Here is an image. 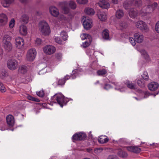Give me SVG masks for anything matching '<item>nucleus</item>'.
Returning <instances> with one entry per match:
<instances>
[{"instance_id": "f257e3e1", "label": "nucleus", "mask_w": 159, "mask_h": 159, "mask_svg": "<svg viewBox=\"0 0 159 159\" xmlns=\"http://www.w3.org/2000/svg\"><path fill=\"white\" fill-rule=\"evenodd\" d=\"M39 30L45 36L49 35L51 33V30L48 24L44 20L41 21L39 25Z\"/></svg>"}, {"instance_id": "f03ea898", "label": "nucleus", "mask_w": 159, "mask_h": 159, "mask_svg": "<svg viewBox=\"0 0 159 159\" xmlns=\"http://www.w3.org/2000/svg\"><path fill=\"white\" fill-rule=\"evenodd\" d=\"M54 96L56 97L57 102L61 107L66 105V101L65 100L64 96L61 93L57 94Z\"/></svg>"}, {"instance_id": "7ed1b4c3", "label": "nucleus", "mask_w": 159, "mask_h": 159, "mask_svg": "<svg viewBox=\"0 0 159 159\" xmlns=\"http://www.w3.org/2000/svg\"><path fill=\"white\" fill-rule=\"evenodd\" d=\"M37 54L36 50L34 48L29 49L27 52L26 58L28 60L32 61L35 59Z\"/></svg>"}, {"instance_id": "20e7f679", "label": "nucleus", "mask_w": 159, "mask_h": 159, "mask_svg": "<svg viewBox=\"0 0 159 159\" xmlns=\"http://www.w3.org/2000/svg\"><path fill=\"white\" fill-rule=\"evenodd\" d=\"M43 52L46 54L51 55L56 51V48L52 45H46L43 48Z\"/></svg>"}, {"instance_id": "39448f33", "label": "nucleus", "mask_w": 159, "mask_h": 159, "mask_svg": "<svg viewBox=\"0 0 159 159\" xmlns=\"http://www.w3.org/2000/svg\"><path fill=\"white\" fill-rule=\"evenodd\" d=\"M86 134L83 133H77L75 134L72 138L73 142L75 141H81L84 140L86 137Z\"/></svg>"}, {"instance_id": "423d86ee", "label": "nucleus", "mask_w": 159, "mask_h": 159, "mask_svg": "<svg viewBox=\"0 0 159 159\" xmlns=\"http://www.w3.org/2000/svg\"><path fill=\"white\" fill-rule=\"evenodd\" d=\"M18 66L17 62L14 59H10L7 62V67L11 70H13L16 69Z\"/></svg>"}, {"instance_id": "0eeeda50", "label": "nucleus", "mask_w": 159, "mask_h": 159, "mask_svg": "<svg viewBox=\"0 0 159 159\" xmlns=\"http://www.w3.org/2000/svg\"><path fill=\"white\" fill-rule=\"evenodd\" d=\"M83 25L84 28L87 30L90 29L93 25L92 19L88 18H85L83 22Z\"/></svg>"}, {"instance_id": "6e6552de", "label": "nucleus", "mask_w": 159, "mask_h": 159, "mask_svg": "<svg viewBox=\"0 0 159 159\" xmlns=\"http://www.w3.org/2000/svg\"><path fill=\"white\" fill-rule=\"evenodd\" d=\"M15 44L16 48L21 49L24 45V39L20 37H17L15 39Z\"/></svg>"}, {"instance_id": "1a4fd4ad", "label": "nucleus", "mask_w": 159, "mask_h": 159, "mask_svg": "<svg viewBox=\"0 0 159 159\" xmlns=\"http://www.w3.org/2000/svg\"><path fill=\"white\" fill-rule=\"evenodd\" d=\"M8 18L7 16L4 13L0 14V25L4 26L6 25L8 22Z\"/></svg>"}, {"instance_id": "9d476101", "label": "nucleus", "mask_w": 159, "mask_h": 159, "mask_svg": "<svg viewBox=\"0 0 159 159\" xmlns=\"http://www.w3.org/2000/svg\"><path fill=\"white\" fill-rule=\"evenodd\" d=\"M158 4L157 3L154 2L152 5H149L147 7L146 11L145 12H143L144 13V15H142V16L145 15L146 13H151L155 10L157 7Z\"/></svg>"}, {"instance_id": "9b49d317", "label": "nucleus", "mask_w": 159, "mask_h": 159, "mask_svg": "<svg viewBox=\"0 0 159 159\" xmlns=\"http://www.w3.org/2000/svg\"><path fill=\"white\" fill-rule=\"evenodd\" d=\"M49 10L51 15L54 17H57L59 14L58 9L55 7L50 6L49 8Z\"/></svg>"}, {"instance_id": "f8f14e48", "label": "nucleus", "mask_w": 159, "mask_h": 159, "mask_svg": "<svg viewBox=\"0 0 159 159\" xmlns=\"http://www.w3.org/2000/svg\"><path fill=\"white\" fill-rule=\"evenodd\" d=\"M139 33H135L134 35V39L132 37L129 38L130 43L133 46H135L136 44H139Z\"/></svg>"}, {"instance_id": "ddd939ff", "label": "nucleus", "mask_w": 159, "mask_h": 159, "mask_svg": "<svg viewBox=\"0 0 159 159\" xmlns=\"http://www.w3.org/2000/svg\"><path fill=\"white\" fill-rule=\"evenodd\" d=\"M96 4L102 9H108L110 7V4L105 0H99V2L97 3Z\"/></svg>"}, {"instance_id": "4468645a", "label": "nucleus", "mask_w": 159, "mask_h": 159, "mask_svg": "<svg viewBox=\"0 0 159 159\" xmlns=\"http://www.w3.org/2000/svg\"><path fill=\"white\" fill-rule=\"evenodd\" d=\"M149 89L152 91H156L159 87V84L158 83L152 82L148 84V85Z\"/></svg>"}, {"instance_id": "2eb2a0df", "label": "nucleus", "mask_w": 159, "mask_h": 159, "mask_svg": "<svg viewBox=\"0 0 159 159\" xmlns=\"http://www.w3.org/2000/svg\"><path fill=\"white\" fill-rule=\"evenodd\" d=\"M7 122L9 126L12 127L14 124V117L11 115H9L6 117Z\"/></svg>"}, {"instance_id": "dca6fc26", "label": "nucleus", "mask_w": 159, "mask_h": 159, "mask_svg": "<svg viewBox=\"0 0 159 159\" xmlns=\"http://www.w3.org/2000/svg\"><path fill=\"white\" fill-rule=\"evenodd\" d=\"M19 31L20 34L21 35L25 36L27 33V28L25 25H21L19 28Z\"/></svg>"}, {"instance_id": "f3484780", "label": "nucleus", "mask_w": 159, "mask_h": 159, "mask_svg": "<svg viewBox=\"0 0 159 159\" xmlns=\"http://www.w3.org/2000/svg\"><path fill=\"white\" fill-rule=\"evenodd\" d=\"M98 16L99 19L101 21H105L107 19L106 13L103 11H99L98 14Z\"/></svg>"}, {"instance_id": "a211bd4d", "label": "nucleus", "mask_w": 159, "mask_h": 159, "mask_svg": "<svg viewBox=\"0 0 159 159\" xmlns=\"http://www.w3.org/2000/svg\"><path fill=\"white\" fill-rule=\"evenodd\" d=\"M3 43L4 49L6 52H9L12 50V45L10 42H6Z\"/></svg>"}, {"instance_id": "6ab92c4d", "label": "nucleus", "mask_w": 159, "mask_h": 159, "mask_svg": "<svg viewBox=\"0 0 159 159\" xmlns=\"http://www.w3.org/2000/svg\"><path fill=\"white\" fill-rule=\"evenodd\" d=\"M14 0H4L2 2V5L5 8L8 7L14 2Z\"/></svg>"}, {"instance_id": "aec40b11", "label": "nucleus", "mask_w": 159, "mask_h": 159, "mask_svg": "<svg viewBox=\"0 0 159 159\" xmlns=\"http://www.w3.org/2000/svg\"><path fill=\"white\" fill-rule=\"evenodd\" d=\"M138 14V12L136 9L134 8L131 9L129 12V15L130 17L132 18H134Z\"/></svg>"}, {"instance_id": "412c9836", "label": "nucleus", "mask_w": 159, "mask_h": 159, "mask_svg": "<svg viewBox=\"0 0 159 159\" xmlns=\"http://www.w3.org/2000/svg\"><path fill=\"white\" fill-rule=\"evenodd\" d=\"M61 3L62 5L64 6L62 8L63 13L65 14L69 13L70 9L66 7L67 5V3L66 2H62Z\"/></svg>"}, {"instance_id": "4be33fe9", "label": "nucleus", "mask_w": 159, "mask_h": 159, "mask_svg": "<svg viewBox=\"0 0 159 159\" xmlns=\"http://www.w3.org/2000/svg\"><path fill=\"white\" fill-rule=\"evenodd\" d=\"M140 30L145 31H147L148 30L147 25L142 21H140Z\"/></svg>"}, {"instance_id": "5701e85b", "label": "nucleus", "mask_w": 159, "mask_h": 159, "mask_svg": "<svg viewBox=\"0 0 159 159\" xmlns=\"http://www.w3.org/2000/svg\"><path fill=\"white\" fill-rule=\"evenodd\" d=\"M126 148L128 151L136 153H138L139 151V148L138 147L135 146H127Z\"/></svg>"}, {"instance_id": "b1692460", "label": "nucleus", "mask_w": 159, "mask_h": 159, "mask_svg": "<svg viewBox=\"0 0 159 159\" xmlns=\"http://www.w3.org/2000/svg\"><path fill=\"white\" fill-rule=\"evenodd\" d=\"M11 37L8 34H4L2 38V41L3 43L6 42H10V41L11 40Z\"/></svg>"}, {"instance_id": "393cba45", "label": "nucleus", "mask_w": 159, "mask_h": 159, "mask_svg": "<svg viewBox=\"0 0 159 159\" xmlns=\"http://www.w3.org/2000/svg\"><path fill=\"white\" fill-rule=\"evenodd\" d=\"M84 12L86 14L89 15H93L95 13L94 9L89 7L86 8Z\"/></svg>"}, {"instance_id": "a878e982", "label": "nucleus", "mask_w": 159, "mask_h": 159, "mask_svg": "<svg viewBox=\"0 0 159 159\" xmlns=\"http://www.w3.org/2000/svg\"><path fill=\"white\" fill-rule=\"evenodd\" d=\"M117 154L119 157L122 158H125L127 156V153L121 149L118 150Z\"/></svg>"}, {"instance_id": "bb28decb", "label": "nucleus", "mask_w": 159, "mask_h": 159, "mask_svg": "<svg viewBox=\"0 0 159 159\" xmlns=\"http://www.w3.org/2000/svg\"><path fill=\"white\" fill-rule=\"evenodd\" d=\"M140 52L143 57L145 58L146 61H148L150 60L149 55L144 50H142Z\"/></svg>"}, {"instance_id": "cd10ccee", "label": "nucleus", "mask_w": 159, "mask_h": 159, "mask_svg": "<svg viewBox=\"0 0 159 159\" xmlns=\"http://www.w3.org/2000/svg\"><path fill=\"white\" fill-rule=\"evenodd\" d=\"M107 73V71L105 69H102L98 70L97 72V74L99 76H104Z\"/></svg>"}, {"instance_id": "c85d7f7f", "label": "nucleus", "mask_w": 159, "mask_h": 159, "mask_svg": "<svg viewBox=\"0 0 159 159\" xmlns=\"http://www.w3.org/2000/svg\"><path fill=\"white\" fill-rule=\"evenodd\" d=\"M73 17V16L71 14L69 13L66 18H64V22L66 23L70 24V22L71 20Z\"/></svg>"}, {"instance_id": "c756f323", "label": "nucleus", "mask_w": 159, "mask_h": 159, "mask_svg": "<svg viewBox=\"0 0 159 159\" xmlns=\"http://www.w3.org/2000/svg\"><path fill=\"white\" fill-rule=\"evenodd\" d=\"M124 16V12L122 10H118L116 12V16L118 19H120Z\"/></svg>"}, {"instance_id": "7c9ffc66", "label": "nucleus", "mask_w": 159, "mask_h": 159, "mask_svg": "<svg viewBox=\"0 0 159 159\" xmlns=\"http://www.w3.org/2000/svg\"><path fill=\"white\" fill-rule=\"evenodd\" d=\"M125 83L127 86L130 89H134L136 88L135 85L129 81H127Z\"/></svg>"}, {"instance_id": "2f4dec72", "label": "nucleus", "mask_w": 159, "mask_h": 159, "mask_svg": "<svg viewBox=\"0 0 159 159\" xmlns=\"http://www.w3.org/2000/svg\"><path fill=\"white\" fill-rule=\"evenodd\" d=\"M60 35L62 39L65 41L67 39L68 37L67 33L64 31H62L61 32Z\"/></svg>"}, {"instance_id": "473e14b6", "label": "nucleus", "mask_w": 159, "mask_h": 159, "mask_svg": "<svg viewBox=\"0 0 159 159\" xmlns=\"http://www.w3.org/2000/svg\"><path fill=\"white\" fill-rule=\"evenodd\" d=\"M92 41V39H88L85 42L83 43L82 46L84 48L88 47L91 44Z\"/></svg>"}, {"instance_id": "72a5a7b5", "label": "nucleus", "mask_w": 159, "mask_h": 159, "mask_svg": "<svg viewBox=\"0 0 159 159\" xmlns=\"http://www.w3.org/2000/svg\"><path fill=\"white\" fill-rule=\"evenodd\" d=\"M80 37L82 40L85 39H92L91 36L86 34H82L80 35Z\"/></svg>"}, {"instance_id": "f704fd0d", "label": "nucleus", "mask_w": 159, "mask_h": 159, "mask_svg": "<svg viewBox=\"0 0 159 159\" xmlns=\"http://www.w3.org/2000/svg\"><path fill=\"white\" fill-rule=\"evenodd\" d=\"M102 36L103 37L106 39H108L109 38V31L107 30H104L102 33Z\"/></svg>"}, {"instance_id": "c9c22d12", "label": "nucleus", "mask_w": 159, "mask_h": 159, "mask_svg": "<svg viewBox=\"0 0 159 159\" xmlns=\"http://www.w3.org/2000/svg\"><path fill=\"white\" fill-rule=\"evenodd\" d=\"M28 16L25 15H22L21 18V21L24 23H27L28 21Z\"/></svg>"}, {"instance_id": "e433bc0d", "label": "nucleus", "mask_w": 159, "mask_h": 159, "mask_svg": "<svg viewBox=\"0 0 159 159\" xmlns=\"http://www.w3.org/2000/svg\"><path fill=\"white\" fill-rule=\"evenodd\" d=\"M69 6L70 8L75 9L76 7V4L74 1H70L69 3Z\"/></svg>"}, {"instance_id": "4c0bfd02", "label": "nucleus", "mask_w": 159, "mask_h": 159, "mask_svg": "<svg viewBox=\"0 0 159 159\" xmlns=\"http://www.w3.org/2000/svg\"><path fill=\"white\" fill-rule=\"evenodd\" d=\"M27 98L28 99L33 101L36 102H39L40 101L39 99L35 98L33 97L30 95H28L27 96Z\"/></svg>"}, {"instance_id": "58836bf2", "label": "nucleus", "mask_w": 159, "mask_h": 159, "mask_svg": "<svg viewBox=\"0 0 159 159\" xmlns=\"http://www.w3.org/2000/svg\"><path fill=\"white\" fill-rule=\"evenodd\" d=\"M139 0H132L131 1L132 4L138 8L139 7Z\"/></svg>"}, {"instance_id": "ea45409f", "label": "nucleus", "mask_w": 159, "mask_h": 159, "mask_svg": "<svg viewBox=\"0 0 159 159\" xmlns=\"http://www.w3.org/2000/svg\"><path fill=\"white\" fill-rule=\"evenodd\" d=\"M65 83V81L63 78L59 79L58 80L57 85L61 86H63L64 85Z\"/></svg>"}, {"instance_id": "a19ab883", "label": "nucleus", "mask_w": 159, "mask_h": 159, "mask_svg": "<svg viewBox=\"0 0 159 159\" xmlns=\"http://www.w3.org/2000/svg\"><path fill=\"white\" fill-rule=\"evenodd\" d=\"M19 71L22 73H25L27 71L26 67L25 66H20L19 68Z\"/></svg>"}, {"instance_id": "79ce46f5", "label": "nucleus", "mask_w": 159, "mask_h": 159, "mask_svg": "<svg viewBox=\"0 0 159 159\" xmlns=\"http://www.w3.org/2000/svg\"><path fill=\"white\" fill-rule=\"evenodd\" d=\"M76 2L79 4L84 5L87 3L88 0H76Z\"/></svg>"}, {"instance_id": "37998d69", "label": "nucleus", "mask_w": 159, "mask_h": 159, "mask_svg": "<svg viewBox=\"0 0 159 159\" xmlns=\"http://www.w3.org/2000/svg\"><path fill=\"white\" fill-rule=\"evenodd\" d=\"M15 24V20L14 19L11 20L9 23V27L10 28H12L14 26Z\"/></svg>"}, {"instance_id": "c03bdc74", "label": "nucleus", "mask_w": 159, "mask_h": 159, "mask_svg": "<svg viewBox=\"0 0 159 159\" xmlns=\"http://www.w3.org/2000/svg\"><path fill=\"white\" fill-rule=\"evenodd\" d=\"M142 78L145 80H148L149 79V77L148 73L145 71L143 72V75H142Z\"/></svg>"}, {"instance_id": "a18cd8bd", "label": "nucleus", "mask_w": 159, "mask_h": 159, "mask_svg": "<svg viewBox=\"0 0 159 159\" xmlns=\"http://www.w3.org/2000/svg\"><path fill=\"white\" fill-rule=\"evenodd\" d=\"M36 94L38 96L40 97H43L44 95V93L43 90H41L37 92Z\"/></svg>"}, {"instance_id": "49530a36", "label": "nucleus", "mask_w": 159, "mask_h": 159, "mask_svg": "<svg viewBox=\"0 0 159 159\" xmlns=\"http://www.w3.org/2000/svg\"><path fill=\"white\" fill-rule=\"evenodd\" d=\"M7 75V74L5 70H3L0 73V77L1 79H4Z\"/></svg>"}, {"instance_id": "de8ad7c7", "label": "nucleus", "mask_w": 159, "mask_h": 159, "mask_svg": "<svg viewBox=\"0 0 159 159\" xmlns=\"http://www.w3.org/2000/svg\"><path fill=\"white\" fill-rule=\"evenodd\" d=\"M155 30L158 33H159V20L157 22L155 25Z\"/></svg>"}, {"instance_id": "09e8293b", "label": "nucleus", "mask_w": 159, "mask_h": 159, "mask_svg": "<svg viewBox=\"0 0 159 159\" xmlns=\"http://www.w3.org/2000/svg\"><path fill=\"white\" fill-rule=\"evenodd\" d=\"M6 90V89L5 88L3 84L2 83L0 84V91L2 93H4L5 92Z\"/></svg>"}, {"instance_id": "8fccbe9b", "label": "nucleus", "mask_w": 159, "mask_h": 159, "mask_svg": "<svg viewBox=\"0 0 159 159\" xmlns=\"http://www.w3.org/2000/svg\"><path fill=\"white\" fill-rule=\"evenodd\" d=\"M55 41L57 43L60 44L62 43V39H61L58 37H57L55 38Z\"/></svg>"}, {"instance_id": "3c124183", "label": "nucleus", "mask_w": 159, "mask_h": 159, "mask_svg": "<svg viewBox=\"0 0 159 159\" xmlns=\"http://www.w3.org/2000/svg\"><path fill=\"white\" fill-rule=\"evenodd\" d=\"M107 159H119V158L116 155H111L108 156Z\"/></svg>"}, {"instance_id": "603ef678", "label": "nucleus", "mask_w": 159, "mask_h": 159, "mask_svg": "<svg viewBox=\"0 0 159 159\" xmlns=\"http://www.w3.org/2000/svg\"><path fill=\"white\" fill-rule=\"evenodd\" d=\"M108 2H110L111 3L113 4H117L118 3V0H107Z\"/></svg>"}, {"instance_id": "864d4df0", "label": "nucleus", "mask_w": 159, "mask_h": 159, "mask_svg": "<svg viewBox=\"0 0 159 159\" xmlns=\"http://www.w3.org/2000/svg\"><path fill=\"white\" fill-rule=\"evenodd\" d=\"M56 58L58 60H60L62 57V54L61 53H58L56 55Z\"/></svg>"}, {"instance_id": "5fc2aeb1", "label": "nucleus", "mask_w": 159, "mask_h": 159, "mask_svg": "<svg viewBox=\"0 0 159 159\" xmlns=\"http://www.w3.org/2000/svg\"><path fill=\"white\" fill-rule=\"evenodd\" d=\"M42 41L41 39L39 38H37L35 40V43L37 45H39L41 43Z\"/></svg>"}, {"instance_id": "6e6d98bb", "label": "nucleus", "mask_w": 159, "mask_h": 159, "mask_svg": "<svg viewBox=\"0 0 159 159\" xmlns=\"http://www.w3.org/2000/svg\"><path fill=\"white\" fill-rule=\"evenodd\" d=\"M71 77V76H69L68 75H66L64 78L63 79H64V80H65V81L66 80H69Z\"/></svg>"}, {"instance_id": "4d7b16f0", "label": "nucleus", "mask_w": 159, "mask_h": 159, "mask_svg": "<svg viewBox=\"0 0 159 159\" xmlns=\"http://www.w3.org/2000/svg\"><path fill=\"white\" fill-rule=\"evenodd\" d=\"M98 142L101 144H103L104 143V140L103 139H102V138H100L99 139H98Z\"/></svg>"}, {"instance_id": "13d9d810", "label": "nucleus", "mask_w": 159, "mask_h": 159, "mask_svg": "<svg viewBox=\"0 0 159 159\" xmlns=\"http://www.w3.org/2000/svg\"><path fill=\"white\" fill-rule=\"evenodd\" d=\"M47 105L45 103H43L42 104V106L43 107V108H48Z\"/></svg>"}, {"instance_id": "bf43d9fd", "label": "nucleus", "mask_w": 159, "mask_h": 159, "mask_svg": "<svg viewBox=\"0 0 159 159\" xmlns=\"http://www.w3.org/2000/svg\"><path fill=\"white\" fill-rule=\"evenodd\" d=\"M139 38H140V42H142L143 40V35H140V37H139Z\"/></svg>"}, {"instance_id": "052dcab7", "label": "nucleus", "mask_w": 159, "mask_h": 159, "mask_svg": "<svg viewBox=\"0 0 159 159\" xmlns=\"http://www.w3.org/2000/svg\"><path fill=\"white\" fill-rule=\"evenodd\" d=\"M124 25H121V26L123 28H125L127 27V25L126 23H124Z\"/></svg>"}, {"instance_id": "680f3d73", "label": "nucleus", "mask_w": 159, "mask_h": 159, "mask_svg": "<svg viewBox=\"0 0 159 159\" xmlns=\"http://www.w3.org/2000/svg\"><path fill=\"white\" fill-rule=\"evenodd\" d=\"M92 151V149L91 148H89L87 149V151L89 152H91Z\"/></svg>"}, {"instance_id": "e2e57ef3", "label": "nucleus", "mask_w": 159, "mask_h": 159, "mask_svg": "<svg viewBox=\"0 0 159 159\" xmlns=\"http://www.w3.org/2000/svg\"><path fill=\"white\" fill-rule=\"evenodd\" d=\"M109 85L108 84H106L105 85V87H104V88L105 89H107L109 87Z\"/></svg>"}, {"instance_id": "0e129e2a", "label": "nucleus", "mask_w": 159, "mask_h": 159, "mask_svg": "<svg viewBox=\"0 0 159 159\" xmlns=\"http://www.w3.org/2000/svg\"><path fill=\"white\" fill-rule=\"evenodd\" d=\"M109 140V139H108L107 138H105L104 139V143H107Z\"/></svg>"}, {"instance_id": "69168bd1", "label": "nucleus", "mask_w": 159, "mask_h": 159, "mask_svg": "<svg viewBox=\"0 0 159 159\" xmlns=\"http://www.w3.org/2000/svg\"><path fill=\"white\" fill-rule=\"evenodd\" d=\"M126 3L127 2H125L124 3V7H125V8L126 9H127V8L126 7Z\"/></svg>"}, {"instance_id": "338daca9", "label": "nucleus", "mask_w": 159, "mask_h": 159, "mask_svg": "<svg viewBox=\"0 0 159 159\" xmlns=\"http://www.w3.org/2000/svg\"><path fill=\"white\" fill-rule=\"evenodd\" d=\"M76 78L75 75L74 76H72V78L73 79H74Z\"/></svg>"}, {"instance_id": "774afa93", "label": "nucleus", "mask_w": 159, "mask_h": 159, "mask_svg": "<svg viewBox=\"0 0 159 159\" xmlns=\"http://www.w3.org/2000/svg\"><path fill=\"white\" fill-rule=\"evenodd\" d=\"M139 92H140V96H141V95L143 93H142L141 92V91L140 90L139 91Z\"/></svg>"}]
</instances>
